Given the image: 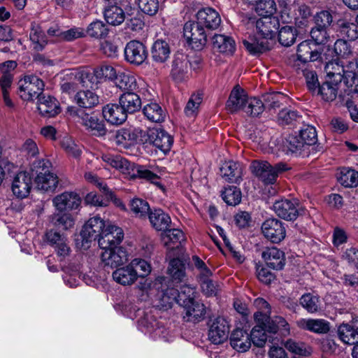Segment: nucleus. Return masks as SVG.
<instances>
[{
    "label": "nucleus",
    "mask_w": 358,
    "mask_h": 358,
    "mask_svg": "<svg viewBox=\"0 0 358 358\" xmlns=\"http://www.w3.org/2000/svg\"><path fill=\"white\" fill-rule=\"evenodd\" d=\"M102 160L108 166L122 171L124 173L132 174V176L144 178L153 184H159V176L146 169L145 167L129 162L120 155L103 154Z\"/></svg>",
    "instance_id": "nucleus-1"
},
{
    "label": "nucleus",
    "mask_w": 358,
    "mask_h": 358,
    "mask_svg": "<svg viewBox=\"0 0 358 358\" xmlns=\"http://www.w3.org/2000/svg\"><path fill=\"white\" fill-rule=\"evenodd\" d=\"M254 306L257 309L254 314L256 323L264 324L268 322V330L272 332L280 331V334L286 336L289 334V325L281 316H275L271 319V308L269 303L262 298H257L254 301Z\"/></svg>",
    "instance_id": "nucleus-2"
},
{
    "label": "nucleus",
    "mask_w": 358,
    "mask_h": 358,
    "mask_svg": "<svg viewBox=\"0 0 358 358\" xmlns=\"http://www.w3.org/2000/svg\"><path fill=\"white\" fill-rule=\"evenodd\" d=\"M44 83L36 76H27L18 82L19 95L24 101H32L43 94Z\"/></svg>",
    "instance_id": "nucleus-3"
},
{
    "label": "nucleus",
    "mask_w": 358,
    "mask_h": 358,
    "mask_svg": "<svg viewBox=\"0 0 358 358\" xmlns=\"http://www.w3.org/2000/svg\"><path fill=\"white\" fill-rule=\"evenodd\" d=\"M183 35L192 49L200 50L207 42V36L201 24L194 22H187L183 27Z\"/></svg>",
    "instance_id": "nucleus-4"
},
{
    "label": "nucleus",
    "mask_w": 358,
    "mask_h": 358,
    "mask_svg": "<svg viewBox=\"0 0 358 358\" xmlns=\"http://www.w3.org/2000/svg\"><path fill=\"white\" fill-rule=\"evenodd\" d=\"M145 141L152 145L164 154L169 152L173 143V137L162 129H151L146 131Z\"/></svg>",
    "instance_id": "nucleus-5"
},
{
    "label": "nucleus",
    "mask_w": 358,
    "mask_h": 358,
    "mask_svg": "<svg viewBox=\"0 0 358 358\" xmlns=\"http://www.w3.org/2000/svg\"><path fill=\"white\" fill-rule=\"evenodd\" d=\"M78 122L90 132L96 136L106 135L107 129L103 120H100L94 113H86L79 110L76 112Z\"/></svg>",
    "instance_id": "nucleus-6"
},
{
    "label": "nucleus",
    "mask_w": 358,
    "mask_h": 358,
    "mask_svg": "<svg viewBox=\"0 0 358 358\" xmlns=\"http://www.w3.org/2000/svg\"><path fill=\"white\" fill-rule=\"evenodd\" d=\"M264 237L273 243H279L286 236L285 224L276 218H268L262 224Z\"/></svg>",
    "instance_id": "nucleus-7"
},
{
    "label": "nucleus",
    "mask_w": 358,
    "mask_h": 358,
    "mask_svg": "<svg viewBox=\"0 0 358 358\" xmlns=\"http://www.w3.org/2000/svg\"><path fill=\"white\" fill-rule=\"evenodd\" d=\"M123 237L124 233L121 228L109 224L103 228L98 239V243L102 250L113 248L118 247L117 245L122 242Z\"/></svg>",
    "instance_id": "nucleus-8"
},
{
    "label": "nucleus",
    "mask_w": 358,
    "mask_h": 358,
    "mask_svg": "<svg viewBox=\"0 0 358 358\" xmlns=\"http://www.w3.org/2000/svg\"><path fill=\"white\" fill-rule=\"evenodd\" d=\"M148 57L145 46L138 41H131L124 48L125 59L130 64L140 65Z\"/></svg>",
    "instance_id": "nucleus-9"
},
{
    "label": "nucleus",
    "mask_w": 358,
    "mask_h": 358,
    "mask_svg": "<svg viewBox=\"0 0 358 358\" xmlns=\"http://www.w3.org/2000/svg\"><path fill=\"white\" fill-rule=\"evenodd\" d=\"M229 334L228 321L222 317H217L210 326L208 337L213 343L217 345L225 341L228 338Z\"/></svg>",
    "instance_id": "nucleus-10"
},
{
    "label": "nucleus",
    "mask_w": 358,
    "mask_h": 358,
    "mask_svg": "<svg viewBox=\"0 0 358 358\" xmlns=\"http://www.w3.org/2000/svg\"><path fill=\"white\" fill-rule=\"evenodd\" d=\"M105 226L104 221L99 216L90 218L80 232L83 241L90 243L99 238Z\"/></svg>",
    "instance_id": "nucleus-11"
},
{
    "label": "nucleus",
    "mask_w": 358,
    "mask_h": 358,
    "mask_svg": "<svg viewBox=\"0 0 358 358\" xmlns=\"http://www.w3.org/2000/svg\"><path fill=\"white\" fill-rule=\"evenodd\" d=\"M250 169L252 174L266 185H273L275 182V173L273 166L266 161H253Z\"/></svg>",
    "instance_id": "nucleus-12"
},
{
    "label": "nucleus",
    "mask_w": 358,
    "mask_h": 358,
    "mask_svg": "<svg viewBox=\"0 0 358 358\" xmlns=\"http://www.w3.org/2000/svg\"><path fill=\"white\" fill-rule=\"evenodd\" d=\"M188 57L178 52L174 55L172 62L171 76L176 82H182L189 77Z\"/></svg>",
    "instance_id": "nucleus-13"
},
{
    "label": "nucleus",
    "mask_w": 358,
    "mask_h": 358,
    "mask_svg": "<svg viewBox=\"0 0 358 358\" xmlns=\"http://www.w3.org/2000/svg\"><path fill=\"white\" fill-rule=\"evenodd\" d=\"M296 205L294 200L280 199L273 203V209L278 217L291 221L296 220L299 215Z\"/></svg>",
    "instance_id": "nucleus-14"
},
{
    "label": "nucleus",
    "mask_w": 358,
    "mask_h": 358,
    "mask_svg": "<svg viewBox=\"0 0 358 358\" xmlns=\"http://www.w3.org/2000/svg\"><path fill=\"white\" fill-rule=\"evenodd\" d=\"M101 260L106 266L111 268L117 267L127 262V253L122 247L103 249Z\"/></svg>",
    "instance_id": "nucleus-15"
},
{
    "label": "nucleus",
    "mask_w": 358,
    "mask_h": 358,
    "mask_svg": "<svg viewBox=\"0 0 358 358\" xmlns=\"http://www.w3.org/2000/svg\"><path fill=\"white\" fill-rule=\"evenodd\" d=\"M31 185V176L29 173L24 171L20 172L13 179L12 183L13 193L17 198H26L30 193Z\"/></svg>",
    "instance_id": "nucleus-16"
},
{
    "label": "nucleus",
    "mask_w": 358,
    "mask_h": 358,
    "mask_svg": "<svg viewBox=\"0 0 358 358\" xmlns=\"http://www.w3.org/2000/svg\"><path fill=\"white\" fill-rule=\"evenodd\" d=\"M80 198L76 193L65 192L55 196L52 203L58 211L77 209L80 205Z\"/></svg>",
    "instance_id": "nucleus-17"
},
{
    "label": "nucleus",
    "mask_w": 358,
    "mask_h": 358,
    "mask_svg": "<svg viewBox=\"0 0 358 358\" xmlns=\"http://www.w3.org/2000/svg\"><path fill=\"white\" fill-rule=\"evenodd\" d=\"M37 99V108L42 116L52 117L61 112L59 103L55 97L43 93Z\"/></svg>",
    "instance_id": "nucleus-18"
},
{
    "label": "nucleus",
    "mask_w": 358,
    "mask_h": 358,
    "mask_svg": "<svg viewBox=\"0 0 358 358\" xmlns=\"http://www.w3.org/2000/svg\"><path fill=\"white\" fill-rule=\"evenodd\" d=\"M197 23L208 29H216L221 24L220 14L213 8L206 7L200 9L196 14Z\"/></svg>",
    "instance_id": "nucleus-19"
},
{
    "label": "nucleus",
    "mask_w": 358,
    "mask_h": 358,
    "mask_svg": "<svg viewBox=\"0 0 358 358\" xmlns=\"http://www.w3.org/2000/svg\"><path fill=\"white\" fill-rule=\"evenodd\" d=\"M146 131H143L139 128L133 130L122 129L118 130L115 136V141L117 145L127 147L138 141L143 142L144 139L138 138L145 137Z\"/></svg>",
    "instance_id": "nucleus-20"
},
{
    "label": "nucleus",
    "mask_w": 358,
    "mask_h": 358,
    "mask_svg": "<svg viewBox=\"0 0 358 358\" xmlns=\"http://www.w3.org/2000/svg\"><path fill=\"white\" fill-rule=\"evenodd\" d=\"M183 301L184 304H181L180 306L184 308L183 318L185 321L196 323L204 318L206 310L203 303L196 301L194 299Z\"/></svg>",
    "instance_id": "nucleus-21"
},
{
    "label": "nucleus",
    "mask_w": 358,
    "mask_h": 358,
    "mask_svg": "<svg viewBox=\"0 0 358 358\" xmlns=\"http://www.w3.org/2000/svg\"><path fill=\"white\" fill-rule=\"evenodd\" d=\"M246 92L238 85L231 90L229 97L226 103V108L231 113H237L243 110L248 99Z\"/></svg>",
    "instance_id": "nucleus-22"
},
{
    "label": "nucleus",
    "mask_w": 358,
    "mask_h": 358,
    "mask_svg": "<svg viewBox=\"0 0 358 358\" xmlns=\"http://www.w3.org/2000/svg\"><path fill=\"white\" fill-rule=\"evenodd\" d=\"M262 257L268 267L275 270L282 269L285 264L284 252L276 247L265 248L262 253Z\"/></svg>",
    "instance_id": "nucleus-23"
},
{
    "label": "nucleus",
    "mask_w": 358,
    "mask_h": 358,
    "mask_svg": "<svg viewBox=\"0 0 358 358\" xmlns=\"http://www.w3.org/2000/svg\"><path fill=\"white\" fill-rule=\"evenodd\" d=\"M102 114L108 122L114 125L122 124L127 119V114L120 103L106 104L102 108Z\"/></svg>",
    "instance_id": "nucleus-24"
},
{
    "label": "nucleus",
    "mask_w": 358,
    "mask_h": 358,
    "mask_svg": "<svg viewBox=\"0 0 358 358\" xmlns=\"http://www.w3.org/2000/svg\"><path fill=\"white\" fill-rule=\"evenodd\" d=\"M296 325L301 329L318 334H324L330 330V324L324 319L301 318L296 321Z\"/></svg>",
    "instance_id": "nucleus-25"
},
{
    "label": "nucleus",
    "mask_w": 358,
    "mask_h": 358,
    "mask_svg": "<svg viewBox=\"0 0 358 358\" xmlns=\"http://www.w3.org/2000/svg\"><path fill=\"white\" fill-rule=\"evenodd\" d=\"M278 22L271 17H262L256 20L255 27L259 36L267 41L272 39L278 29Z\"/></svg>",
    "instance_id": "nucleus-26"
},
{
    "label": "nucleus",
    "mask_w": 358,
    "mask_h": 358,
    "mask_svg": "<svg viewBox=\"0 0 358 358\" xmlns=\"http://www.w3.org/2000/svg\"><path fill=\"white\" fill-rule=\"evenodd\" d=\"M346 62L338 61H329L324 67L327 73V79L334 81L336 83H344L347 76Z\"/></svg>",
    "instance_id": "nucleus-27"
},
{
    "label": "nucleus",
    "mask_w": 358,
    "mask_h": 358,
    "mask_svg": "<svg viewBox=\"0 0 358 358\" xmlns=\"http://www.w3.org/2000/svg\"><path fill=\"white\" fill-rule=\"evenodd\" d=\"M250 335L243 329H236L234 330L230 336L231 347L238 352H244L251 347Z\"/></svg>",
    "instance_id": "nucleus-28"
},
{
    "label": "nucleus",
    "mask_w": 358,
    "mask_h": 358,
    "mask_svg": "<svg viewBox=\"0 0 358 358\" xmlns=\"http://www.w3.org/2000/svg\"><path fill=\"white\" fill-rule=\"evenodd\" d=\"M113 278L116 282L122 285H131L138 279L137 271L132 267V265L129 264L114 271Z\"/></svg>",
    "instance_id": "nucleus-29"
},
{
    "label": "nucleus",
    "mask_w": 358,
    "mask_h": 358,
    "mask_svg": "<svg viewBox=\"0 0 358 358\" xmlns=\"http://www.w3.org/2000/svg\"><path fill=\"white\" fill-rule=\"evenodd\" d=\"M119 103L127 114L134 113L141 108V99L136 92H124L119 97Z\"/></svg>",
    "instance_id": "nucleus-30"
},
{
    "label": "nucleus",
    "mask_w": 358,
    "mask_h": 358,
    "mask_svg": "<svg viewBox=\"0 0 358 358\" xmlns=\"http://www.w3.org/2000/svg\"><path fill=\"white\" fill-rule=\"evenodd\" d=\"M148 216L152 227L157 231L164 232L171 224L170 216L160 208L150 210Z\"/></svg>",
    "instance_id": "nucleus-31"
},
{
    "label": "nucleus",
    "mask_w": 358,
    "mask_h": 358,
    "mask_svg": "<svg viewBox=\"0 0 358 358\" xmlns=\"http://www.w3.org/2000/svg\"><path fill=\"white\" fill-rule=\"evenodd\" d=\"M221 176L227 182L238 183L242 176V170L237 162L229 161L224 162L220 169Z\"/></svg>",
    "instance_id": "nucleus-32"
},
{
    "label": "nucleus",
    "mask_w": 358,
    "mask_h": 358,
    "mask_svg": "<svg viewBox=\"0 0 358 358\" xmlns=\"http://www.w3.org/2000/svg\"><path fill=\"white\" fill-rule=\"evenodd\" d=\"M297 58L303 63L310 61H316L320 58L318 49L315 44L308 41H304L299 43L297 48Z\"/></svg>",
    "instance_id": "nucleus-33"
},
{
    "label": "nucleus",
    "mask_w": 358,
    "mask_h": 358,
    "mask_svg": "<svg viewBox=\"0 0 358 358\" xmlns=\"http://www.w3.org/2000/svg\"><path fill=\"white\" fill-rule=\"evenodd\" d=\"M74 101L80 108L91 109L99 104V96L92 90H80L76 94Z\"/></svg>",
    "instance_id": "nucleus-34"
},
{
    "label": "nucleus",
    "mask_w": 358,
    "mask_h": 358,
    "mask_svg": "<svg viewBox=\"0 0 358 358\" xmlns=\"http://www.w3.org/2000/svg\"><path fill=\"white\" fill-rule=\"evenodd\" d=\"M213 48L221 53L232 55L236 50V43L231 36L215 34L213 37Z\"/></svg>",
    "instance_id": "nucleus-35"
},
{
    "label": "nucleus",
    "mask_w": 358,
    "mask_h": 358,
    "mask_svg": "<svg viewBox=\"0 0 358 358\" xmlns=\"http://www.w3.org/2000/svg\"><path fill=\"white\" fill-rule=\"evenodd\" d=\"M246 50L252 55H258L269 50V42L265 38L249 36L243 41Z\"/></svg>",
    "instance_id": "nucleus-36"
},
{
    "label": "nucleus",
    "mask_w": 358,
    "mask_h": 358,
    "mask_svg": "<svg viewBox=\"0 0 358 358\" xmlns=\"http://www.w3.org/2000/svg\"><path fill=\"white\" fill-rule=\"evenodd\" d=\"M170 53L169 45L163 40L156 41L151 48L152 59L157 63L165 62L169 58Z\"/></svg>",
    "instance_id": "nucleus-37"
},
{
    "label": "nucleus",
    "mask_w": 358,
    "mask_h": 358,
    "mask_svg": "<svg viewBox=\"0 0 358 358\" xmlns=\"http://www.w3.org/2000/svg\"><path fill=\"white\" fill-rule=\"evenodd\" d=\"M75 80L83 87L92 89L96 87L100 83L96 69L80 71L75 75Z\"/></svg>",
    "instance_id": "nucleus-38"
},
{
    "label": "nucleus",
    "mask_w": 358,
    "mask_h": 358,
    "mask_svg": "<svg viewBox=\"0 0 358 358\" xmlns=\"http://www.w3.org/2000/svg\"><path fill=\"white\" fill-rule=\"evenodd\" d=\"M338 335L345 344L355 345L358 343V332L353 324H341L338 329Z\"/></svg>",
    "instance_id": "nucleus-39"
},
{
    "label": "nucleus",
    "mask_w": 358,
    "mask_h": 358,
    "mask_svg": "<svg viewBox=\"0 0 358 358\" xmlns=\"http://www.w3.org/2000/svg\"><path fill=\"white\" fill-rule=\"evenodd\" d=\"M116 86L124 92H136L138 86L136 76L131 73H120L116 77Z\"/></svg>",
    "instance_id": "nucleus-40"
},
{
    "label": "nucleus",
    "mask_w": 358,
    "mask_h": 358,
    "mask_svg": "<svg viewBox=\"0 0 358 358\" xmlns=\"http://www.w3.org/2000/svg\"><path fill=\"white\" fill-rule=\"evenodd\" d=\"M300 305L309 313H316L321 310L322 302L320 296L313 293H306L299 299Z\"/></svg>",
    "instance_id": "nucleus-41"
},
{
    "label": "nucleus",
    "mask_w": 358,
    "mask_h": 358,
    "mask_svg": "<svg viewBox=\"0 0 358 358\" xmlns=\"http://www.w3.org/2000/svg\"><path fill=\"white\" fill-rule=\"evenodd\" d=\"M183 296V294L180 295L177 289L169 287L163 291L160 299L161 305L165 308H171L175 303L181 306V304H184Z\"/></svg>",
    "instance_id": "nucleus-42"
},
{
    "label": "nucleus",
    "mask_w": 358,
    "mask_h": 358,
    "mask_svg": "<svg viewBox=\"0 0 358 358\" xmlns=\"http://www.w3.org/2000/svg\"><path fill=\"white\" fill-rule=\"evenodd\" d=\"M38 189L43 191H54L58 184L57 176L52 171L45 175H39L34 178Z\"/></svg>",
    "instance_id": "nucleus-43"
},
{
    "label": "nucleus",
    "mask_w": 358,
    "mask_h": 358,
    "mask_svg": "<svg viewBox=\"0 0 358 358\" xmlns=\"http://www.w3.org/2000/svg\"><path fill=\"white\" fill-rule=\"evenodd\" d=\"M267 326L268 322H265L264 324L257 323V325L252 328L250 337L252 342L255 346L259 348L264 346L268 338L266 332L271 334L276 333L268 331Z\"/></svg>",
    "instance_id": "nucleus-44"
},
{
    "label": "nucleus",
    "mask_w": 358,
    "mask_h": 358,
    "mask_svg": "<svg viewBox=\"0 0 358 358\" xmlns=\"http://www.w3.org/2000/svg\"><path fill=\"white\" fill-rule=\"evenodd\" d=\"M341 84L326 79V81L319 87L316 93L321 95L324 101H331L336 99Z\"/></svg>",
    "instance_id": "nucleus-45"
},
{
    "label": "nucleus",
    "mask_w": 358,
    "mask_h": 358,
    "mask_svg": "<svg viewBox=\"0 0 358 358\" xmlns=\"http://www.w3.org/2000/svg\"><path fill=\"white\" fill-rule=\"evenodd\" d=\"M263 103L265 109L268 110H275L279 108L284 103H286L288 97L281 92H271L263 95Z\"/></svg>",
    "instance_id": "nucleus-46"
},
{
    "label": "nucleus",
    "mask_w": 358,
    "mask_h": 358,
    "mask_svg": "<svg viewBox=\"0 0 358 358\" xmlns=\"http://www.w3.org/2000/svg\"><path fill=\"white\" fill-rule=\"evenodd\" d=\"M301 121V115L296 110L288 108L280 110L277 117V122L280 125H294Z\"/></svg>",
    "instance_id": "nucleus-47"
},
{
    "label": "nucleus",
    "mask_w": 358,
    "mask_h": 358,
    "mask_svg": "<svg viewBox=\"0 0 358 358\" xmlns=\"http://www.w3.org/2000/svg\"><path fill=\"white\" fill-rule=\"evenodd\" d=\"M51 222L55 227L62 230H68L75 224V220L71 213L61 211L52 215Z\"/></svg>",
    "instance_id": "nucleus-48"
},
{
    "label": "nucleus",
    "mask_w": 358,
    "mask_h": 358,
    "mask_svg": "<svg viewBox=\"0 0 358 358\" xmlns=\"http://www.w3.org/2000/svg\"><path fill=\"white\" fill-rule=\"evenodd\" d=\"M29 38L32 42L34 48L37 51L42 50L44 46L47 44V39L45 33L41 29V27L34 22L31 23V29Z\"/></svg>",
    "instance_id": "nucleus-49"
},
{
    "label": "nucleus",
    "mask_w": 358,
    "mask_h": 358,
    "mask_svg": "<svg viewBox=\"0 0 358 358\" xmlns=\"http://www.w3.org/2000/svg\"><path fill=\"white\" fill-rule=\"evenodd\" d=\"M338 182L345 187H353L358 185V172L349 168L341 169L338 176Z\"/></svg>",
    "instance_id": "nucleus-50"
},
{
    "label": "nucleus",
    "mask_w": 358,
    "mask_h": 358,
    "mask_svg": "<svg viewBox=\"0 0 358 358\" xmlns=\"http://www.w3.org/2000/svg\"><path fill=\"white\" fill-rule=\"evenodd\" d=\"M145 116L153 122H161L166 117V113L157 103H150L143 108Z\"/></svg>",
    "instance_id": "nucleus-51"
},
{
    "label": "nucleus",
    "mask_w": 358,
    "mask_h": 358,
    "mask_svg": "<svg viewBox=\"0 0 358 358\" xmlns=\"http://www.w3.org/2000/svg\"><path fill=\"white\" fill-rule=\"evenodd\" d=\"M104 17L106 22L113 26L122 24L125 19V14L120 6L104 8Z\"/></svg>",
    "instance_id": "nucleus-52"
},
{
    "label": "nucleus",
    "mask_w": 358,
    "mask_h": 358,
    "mask_svg": "<svg viewBox=\"0 0 358 358\" xmlns=\"http://www.w3.org/2000/svg\"><path fill=\"white\" fill-rule=\"evenodd\" d=\"M265 110L263 101L257 97H249L243 111L248 116L255 117L260 115Z\"/></svg>",
    "instance_id": "nucleus-53"
},
{
    "label": "nucleus",
    "mask_w": 358,
    "mask_h": 358,
    "mask_svg": "<svg viewBox=\"0 0 358 358\" xmlns=\"http://www.w3.org/2000/svg\"><path fill=\"white\" fill-rule=\"evenodd\" d=\"M13 81V76L10 73L4 72L0 78V87L2 92L3 99L5 105L9 108H13L15 105L9 96L8 90L10 88Z\"/></svg>",
    "instance_id": "nucleus-54"
},
{
    "label": "nucleus",
    "mask_w": 358,
    "mask_h": 358,
    "mask_svg": "<svg viewBox=\"0 0 358 358\" xmlns=\"http://www.w3.org/2000/svg\"><path fill=\"white\" fill-rule=\"evenodd\" d=\"M256 13L262 17H271L276 12L274 0H257L255 2Z\"/></svg>",
    "instance_id": "nucleus-55"
},
{
    "label": "nucleus",
    "mask_w": 358,
    "mask_h": 358,
    "mask_svg": "<svg viewBox=\"0 0 358 358\" xmlns=\"http://www.w3.org/2000/svg\"><path fill=\"white\" fill-rule=\"evenodd\" d=\"M168 273L173 280L182 281L185 276V266L183 262L178 259H173L169 262Z\"/></svg>",
    "instance_id": "nucleus-56"
},
{
    "label": "nucleus",
    "mask_w": 358,
    "mask_h": 358,
    "mask_svg": "<svg viewBox=\"0 0 358 358\" xmlns=\"http://www.w3.org/2000/svg\"><path fill=\"white\" fill-rule=\"evenodd\" d=\"M297 37V30L292 26H284L278 33V40L280 44L289 47L294 44Z\"/></svg>",
    "instance_id": "nucleus-57"
},
{
    "label": "nucleus",
    "mask_w": 358,
    "mask_h": 358,
    "mask_svg": "<svg viewBox=\"0 0 358 358\" xmlns=\"http://www.w3.org/2000/svg\"><path fill=\"white\" fill-rule=\"evenodd\" d=\"M130 206L132 213L139 218H145L150 212L148 203L141 199H134L131 201Z\"/></svg>",
    "instance_id": "nucleus-58"
},
{
    "label": "nucleus",
    "mask_w": 358,
    "mask_h": 358,
    "mask_svg": "<svg viewBox=\"0 0 358 358\" xmlns=\"http://www.w3.org/2000/svg\"><path fill=\"white\" fill-rule=\"evenodd\" d=\"M284 345L288 351L295 355L307 356L311 353L310 348L308 347L304 343L297 342L292 339H288Z\"/></svg>",
    "instance_id": "nucleus-59"
},
{
    "label": "nucleus",
    "mask_w": 358,
    "mask_h": 358,
    "mask_svg": "<svg viewBox=\"0 0 358 358\" xmlns=\"http://www.w3.org/2000/svg\"><path fill=\"white\" fill-rule=\"evenodd\" d=\"M346 69L347 76L344 80V85L348 87H352L358 77V59L346 62Z\"/></svg>",
    "instance_id": "nucleus-60"
},
{
    "label": "nucleus",
    "mask_w": 358,
    "mask_h": 358,
    "mask_svg": "<svg viewBox=\"0 0 358 358\" xmlns=\"http://www.w3.org/2000/svg\"><path fill=\"white\" fill-rule=\"evenodd\" d=\"M223 200L230 206H236L241 202V193L240 189L234 186L226 187L222 193Z\"/></svg>",
    "instance_id": "nucleus-61"
},
{
    "label": "nucleus",
    "mask_w": 358,
    "mask_h": 358,
    "mask_svg": "<svg viewBox=\"0 0 358 358\" xmlns=\"http://www.w3.org/2000/svg\"><path fill=\"white\" fill-rule=\"evenodd\" d=\"M299 136L305 148L314 145L317 141L316 129L313 126L307 125L301 129Z\"/></svg>",
    "instance_id": "nucleus-62"
},
{
    "label": "nucleus",
    "mask_w": 358,
    "mask_h": 358,
    "mask_svg": "<svg viewBox=\"0 0 358 358\" xmlns=\"http://www.w3.org/2000/svg\"><path fill=\"white\" fill-rule=\"evenodd\" d=\"M162 238L165 245H168L169 243H181L185 240V236L180 229L168 228L162 234Z\"/></svg>",
    "instance_id": "nucleus-63"
},
{
    "label": "nucleus",
    "mask_w": 358,
    "mask_h": 358,
    "mask_svg": "<svg viewBox=\"0 0 358 358\" xmlns=\"http://www.w3.org/2000/svg\"><path fill=\"white\" fill-rule=\"evenodd\" d=\"M52 164L47 159H40L35 160L31 166V175L34 178L39 175H45L51 171Z\"/></svg>",
    "instance_id": "nucleus-64"
}]
</instances>
